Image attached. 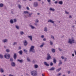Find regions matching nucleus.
I'll return each mask as SVG.
<instances>
[{
    "label": "nucleus",
    "mask_w": 76,
    "mask_h": 76,
    "mask_svg": "<svg viewBox=\"0 0 76 76\" xmlns=\"http://www.w3.org/2000/svg\"><path fill=\"white\" fill-rule=\"evenodd\" d=\"M31 75L33 76H37L38 75V72L36 71H33L31 72Z\"/></svg>",
    "instance_id": "f257e3e1"
},
{
    "label": "nucleus",
    "mask_w": 76,
    "mask_h": 76,
    "mask_svg": "<svg viewBox=\"0 0 76 76\" xmlns=\"http://www.w3.org/2000/svg\"><path fill=\"white\" fill-rule=\"evenodd\" d=\"M34 48H35L34 46H31L29 52L33 53H35V50L34 49Z\"/></svg>",
    "instance_id": "f03ea898"
},
{
    "label": "nucleus",
    "mask_w": 76,
    "mask_h": 76,
    "mask_svg": "<svg viewBox=\"0 0 76 76\" xmlns=\"http://www.w3.org/2000/svg\"><path fill=\"white\" fill-rule=\"evenodd\" d=\"M69 40L68 42L69 44H72L73 43H75V44L76 43V42H75V40L73 39H69Z\"/></svg>",
    "instance_id": "7ed1b4c3"
},
{
    "label": "nucleus",
    "mask_w": 76,
    "mask_h": 76,
    "mask_svg": "<svg viewBox=\"0 0 76 76\" xmlns=\"http://www.w3.org/2000/svg\"><path fill=\"white\" fill-rule=\"evenodd\" d=\"M4 57L6 59H9L10 58V55L9 53L4 55Z\"/></svg>",
    "instance_id": "20e7f679"
},
{
    "label": "nucleus",
    "mask_w": 76,
    "mask_h": 76,
    "mask_svg": "<svg viewBox=\"0 0 76 76\" xmlns=\"http://www.w3.org/2000/svg\"><path fill=\"white\" fill-rule=\"evenodd\" d=\"M48 22H50V23H53L54 24L53 25L54 26H57L56 24H54V21L51 19H50Z\"/></svg>",
    "instance_id": "39448f33"
},
{
    "label": "nucleus",
    "mask_w": 76,
    "mask_h": 76,
    "mask_svg": "<svg viewBox=\"0 0 76 76\" xmlns=\"http://www.w3.org/2000/svg\"><path fill=\"white\" fill-rule=\"evenodd\" d=\"M51 58V57L50 56V54L49 53H47V57L46 58V59L47 60H50V58Z\"/></svg>",
    "instance_id": "423d86ee"
},
{
    "label": "nucleus",
    "mask_w": 76,
    "mask_h": 76,
    "mask_svg": "<svg viewBox=\"0 0 76 76\" xmlns=\"http://www.w3.org/2000/svg\"><path fill=\"white\" fill-rule=\"evenodd\" d=\"M44 65H45V66H47V67H48V66H49V64L47 63V62H44Z\"/></svg>",
    "instance_id": "0eeeda50"
},
{
    "label": "nucleus",
    "mask_w": 76,
    "mask_h": 76,
    "mask_svg": "<svg viewBox=\"0 0 76 76\" xmlns=\"http://www.w3.org/2000/svg\"><path fill=\"white\" fill-rule=\"evenodd\" d=\"M11 65L12 67H15V63L14 62H12Z\"/></svg>",
    "instance_id": "6e6552de"
},
{
    "label": "nucleus",
    "mask_w": 76,
    "mask_h": 76,
    "mask_svg": "<svg viewBox=\"0 0 76 76\" xmlns=\"http://www.w3.org/2000/svg\"><path fill=\"white\" fill-rule=\"evenodd\" d=\"M28 43L27 41H26V40H25L24 42V46H26V45H28Z\"/></svg>",
    "instance_id": "1a4fd4ad"
},
{
    "label": "nucleus",
    "mask_w": 76,
    "mask_h": 76,
    "mask_svg": "<svg viewBox=\"0 0 76 76\" xmlns=\"http://www.w3.org/2000/svg\"><path fill=\"white\" fill-rule=\"evenodd\" d=\"M13 58L15 60L16 59V58H17V55L16 54V53H15L14 54Z\"/></svg>",
    "instance_id": "9d476101"
},
{
    "label": "nucleus",
    "mask_w": 76,
    "mask_h": 76,
    "mask_svg": "<svg viewBox=\"0 0 76 76\" xmlns=\"http://www.w3.org/2000/svg\"><path fill=\"white\" fill-rule=\"evenodd\" d=\"M4 72V69H3V68H0V72H1V73H3Z\"/></svg>",
    "instance_id": "9b49d317"
},
{
    "label": "nucleus",
    "mask_w": 76,
    "mask_h": 76,
    "mask_svg": "<svg viewBox=\"0 0 76 76\" xmlns=\"http://www.w3.org/2000/svg\"><path fill=\"white\" fill-rule=\"evenodd\" d=\"M34 7H37L38 6V3L37 2H34Z\"/></svg>",
    "instance_id": "f8f14e48"
},
{
    "label": "nucleus",
    "mask_w": 76,
    "mask_h": 76,
    "mask_svg": "<svg viewBox=\"0 0 76 76\" xmlns=\"http://www.w3.org/2000/svg\"><path fill=\"white\" fill-rule=\"evenodd\" d=\"M28 38L30 39L31 41H32V37L31 36H28Z\"/></svg>",
    "instance_id": "ddd939ff"
},
{
    "label": "nucleus",
    "mask_w": 76,
    "mask_h": 76,
    "mask_svg": "<svg viewBox=\"0 0 76 76\" xmlns=\"http://www.w3.org/2000/svg\"><path fill=\"white\" fill-rule=\"evenodd\" d=\"M18 61H19L20 62V63H23V60L21 59V60H20V59H18L17 60Z\"/></svg>",
    "instance_id": "4468645a"
},
{
    "label": "nucleus",
    "mask_w": 76,
    "mask_h": 76,
    "mask_svg": "<svg viewBox=\"0 0 76 76\" xmlns=\"http://www.w3.org/2000/svg\"><path fill=\"white\" fill-rule=\"evenodd\" d=\"M53 62L54 64H56V62H57V60L55 58H54L53 59Z\"/></svg>",
    "instance_id": "2eb2a0df"
},
{
    "label": "nucleus",
    "mask_w": 76,
    "mask_h": 76,
    "mask_svg": "<svg viewBox=\"0 0 76 76\" xmlns=\"http://www.w3.org/2000/svg\"><path fill=\"white\" fill-rule=\"evenodd\" d=\"M7 42V39H3L2 40V42H4V43H5V42Z\"/></svg>",
    "instance_id": "dca6fc26"
},
{
    "label": "nucleus",
    "mask_w": 76,
    "mask_h": 76,
    "mask_svg": "<svg viewBox=\"0 0 76 76\" xmlns=\"http://www.w3.org/2000/svg\"><path fill=\"white\" fill-rule=\"evenodd\" d=\"M49 70L51 71L54 70H55V68L54 67H52L51 68L49 69Z\"/></svg>",
    "instance_id": "f3484780"
},
{
    "label": "nucleus",
    "mask_w": 76,
    "mask_h": 76,
    "mask_svg": "<svg viewBox=\"0 0 76 76\" xmlns=\"http://www.w3.org/2000/svg\"><path fill=\"white\" fill-rule=\"evenodd\" d=\"M58 4H61V5H62L63 4V1H59L58 2Z\"/></svg>",
    "instance_id": "a211bd4d"
},
{
    "label": "nucleus",
    "mask_w": 76,
    "mask_h": 76,
    "mask_svg": "<svg viewBox=\"0 0 76 76\" xmlns=\"http://www.w3.org/2000/svg\"><path fill=\"white\" fill-rule=\"evenodd\" d=\"M29 26H30V27H31V29H35V27L33 26L32 25H29Z\"/></svg>",
    "instance_id": "6ab92c4d"
},
{
    "label": "nucleus",
    "mask_w": 76,
    "mask_h": 76,
    "mask_svg": "<svg viewBox=\"0 0 76 76\" xmlns=\"http://www.w3.org/2000/svg\"><path fill=\"white\" fill-rule=\"evenodd\" d=\"M38 67V65L37 64H35L34 65V68L35 69H37Z\"/></svg>",
    "instance_id": "aec40b11"
},
{
    "label": "nucleus",
    "mask_w": 76,
    "mask_h": 76,
    "mask_svg": "<svg viewBox=\"0 0 76 76\" xmlns=\"http://www.w3.org/2000/svg\"><path fill=\"white\" fill-rule=\"evenodd\" d=\"M51 11H52L53 12H54L55 10V9L54 8H50L49 9Z\"/></svg>",
    "instance_id": "412c9836"
},
{
    "label": "nucleus",
    "mask_w": 76,
    "mask_h": 76,
    "mask_svg": "<svg viewBox=\"0 0 76 76\" xmlns=\"http://www.w3.org/2000/svg\"><path fill=\"white\" fill-rule=\"evenodd\" d=\"M10 23H11L12 24H13V19H11L10 20Z\"/></svg>",
    "instance_id": "4be33fe9"
},
{
    "label": "nucleus",
    "mask_w": 76,
    "mask_h": 76,
    "mask_svg": "<svg viewBox=\"0 0 76 76\" xmlns=\"http://www.w3.org/2000/svg\"><path fill=\"white\" fill-rule=\"evenodd\" d=\"M61 68H59L58 69H57L56 70V72H59V71H60V70H61Z\"/></svg>",
    "instance_id": "5701e85b"
},
{
    "label": "nucleus",
    "mask_w": 76,
    "mask_h": 76,
    "mask_svg": "<svg viewBox=\"0 0 76 76\" xmlns=\"http://www.w3.org/2000/svg\"><path fill=\"white\" fill-rule=\"evenodd\" d=\"M18 53L20 54V55H22V53H23V52H22V50H20L19 51Z\"/></svg>",
    "instance_id": "b1692460"
},
{
    "label": "nucleus",
    "mask_w": 76,
    "mask_h": 76,
    "mask_svg": "<svg viewBox=\"0 0 76 76\" xmlns=\"http://www.w3.org/2000/svg\"><path fill=\"white\" fill-rule=\"evenodd\" d=\"M24 51L26 53V54H28V51H27L26 50L24 49Z\"/></svg>",
    "instance_id": "393cba45"
},
{
    "label": "nucleus",
    "mask_w": 76,
    "mask_h": 76,
    "mask_svg": "<svg viewBox=\"0 0 76 76\" xmlns=\"http://www.w3.org/2000/svg\"><path fill=\"white\" fill-rule=\"evenodd\" d=\"M4 6V4L2 3H1L0 4V7H3Z\"/></svg>",
    "instance_id": "a878e982"
},
{
    "label": "nucleus",
    "mask_w": 76,
    "mask_h": 76,
    "mask_svg": "<svg viewBox=\"0 0 76 76\" xmlns=\"http://www.w3.org/2000/svg\"><path fill=\"white\" fill-rule=\"evenodd\" d=\"M10 61H11V62H13V59L12 58H10Z\"/></svg>",
    "instance_id": "bb28decb"
},
{
    "label": "nucleus",
    "mask_w": 76,
    "mask_h": 76,
    "mask_svg": "<svg viewBox=\"0 0 76 76\" xmlns=\"http://www.w3.org/2000/svg\"><path fill=\"white\" fill-rule=\"evenodd\" d=\"M44 31L45 32H47V27L45 28Z\"/></svg>",
    "instance_id": "cd10ccee"
},
{
    "label": "nucleus",
    "mask_w": 76,
    "mask_h": 76,
    "mask_svg": "<svg viewBox=\"0 0 76 76\" xmlns=\"http://www.w3.org/2000/svg\"><path fill=\"white\" fill-rule=\"evenodd\" d=\"M33 15V13H29L28 17H31V15Z\"/></svg>",
    "instance_id": "c85d7f7f"
},
{
    "label": "nucleus",
    "mask_w": 76,
    "mask_h": 76,
    "mask_svg": "<svg viewBox=\"0 0 76 76\" xmlns=\"http://www.w3.org/2000/svg\"><path fill=\"white\" fill-rule=\"evenodd\" d=\"M0 58L2 59L3 58V56L1 54H0Z\"/></svg>",
    "instance_id": "c756f323"
},
{
    "label": "nucleus",
    "mask_w": 76,
    "mask_h": 76,
    "mask_svg": "<svg viewBox=\"0 0 76 76\" xmlns=\"http://www.w3.org/2000/svg\"><path fill=\"white\" fill-rule=\"evenodd\" d=\"M15 27L17 29H19V26H17V25L15 26Z\"/></svg>",
    "instance_id": "7c9ffc66"
},
{
    "label": "nucleus",
    "mask_w": 76,
    "mask_h": 76,
    "mask_svg": "<svg viewBox=\"0 0 76 76\" xmlns=\"http://www.w3.org/2000/svg\"><path fill=\"white\" fill-rule=\"evenodd\" d=\"M44 43H43L40 46V47H42L43 46H44Z\"/></svg>",
    "instance_id": "2f4dec72"
},
{
    "label": "nucleus",
    "mask_w": 76,
    "mask_h": 76,
    "mask_svg": "<svg viewBox=\"0 0 76 76\" xmlns=\"http://www.w3.org/2000/svg\"><path fill=\"white\" fill-rule=\"evenodd\" d=\"M52 51L53 53H55L56 52V50L54 49H53L52 50Z\"/></svg>",
    "instance_id": "473e14b6"
},
{
    "label": "nucleus",
    "mask_w": 76,
    "mask_h": 76,
    "mask_svg": "<svg viewBox=\"0 0 76 76\" xmlns=\"http://www.w3.org/2000/svg\"><path fill=\"white\" fill-rule=\"evenodd\" d=\"M24 13L25 14H28L29 13V12L28 11H24Z\"/></svg>",
    "instance_id": "72a5a7b5"
},
{
    "label": "nucleus",
    "mask_w": 76,
    "mask_h": 76,
    "mask_svg": "<svg viewBox=\"0 0 76 76\" xmlns=\"http://www.w3.org/2000/svg\"><path fill=\"white\" fill-rule=\"evenodd\" d=\"M20 35H23V34H24V33L23 31H21L20 32Z\"/></svg>",
    "instance_id": "f704fd0d"
},
{
    "label": "nucleus",
    "mask_w": 76,
    "mask_h": 76,
    "mask_svg": "<svg viewBox=\"0 0 76 76\" xmlns=\"http://www.w3.org/2000/svg\"><path fill=\"white\" fill-rule=\"evenodd\" d=\"M35 21V23H37V22H39L38 20V19H36Z\"/></svg>",
    "instance_id": "c9c22d12"
},
{
    "label": "nucleus",
    "mask_w": 76,
    "mask_h": 76,
    "mask_svg": "<svg viewBox=\"0 0 76 76\" xmlns=\"http://www.w3.org/2000/svg\"><path fill=\"white\" fill-rule=\"evenodd\" d=\"M62 62L61 61H60L59 63L58 64V66H60V64H62Z\"/></svg>",
    "instance_id": "e433bc0d"
},
{
    "label": "nucleus",
    "mask_w": 76,
    "mask_h": 76,
    "mask_svg": "<svg viewBox=\"0 0 76 76\" xmlns=\"http://www.w3.org/2000/svg\"><path fill=\"white\" fill-rule=\"evenodd\" d=\"M50 65L51 66H53V62H51L50 63Z\"/></svg>",
    "instance_id": "4c0bfd02"
},
{
    "label": "nucleus",
    "mask_w": 76,
    "mask_h": 76,
    "mask_svg": "<svg viewBox=\"0 0 76 76\" xmlns=\"http://www.w3.org/2000/svg\"><path fill=\"white\" fill-rule=\"evenodd\" d=\"M18 7L19 9H21V6H20V5L19 4L18 5Z\"/></svg>",
    "instance_id": "58836bf2"
},
{
    "label": "nucleus",
    "mask_w": 76,
    "mask_h": 76,
    "mask_svg": "<svg viewBox=\"0 0 76 76\" xmlns=\"http://www.w3.org/2000/svg\"><path fill=\"white\" fill-rule=\"evenodd\" d=\"M6 51L7 53H9V52H10V50H9V49H7Z\"/></svg>",
    "instance_id": "ea45409f"
},
{
    "label": "nucleus",
    "mask_w": 76,
    "mask_h": 76,
    "mask_svg": "<svg viewBox=\"0 0 76 76\" xmlns=\"http://www.w3.org/2000/svg\"><path fill=\"white\" fill-rule=\"evenodd\" d=\"M14 21L15 23H16L17 22V20L16 19H14Z\"/></svg>",
    "instance_id": "a19ab883"
},
{
    "label": "nucleus",
    "mask_w": 76,
    "mask_h": 76,
    "mask_svg": "<svg viewBox=\"0 0 76 76\" xmlns=\"http://www.w3.org/2000/svg\"><path fill=\"white\" fill-rule=\"evenodd\" d=\"M14 12V10H12V11H11V13H12V15H14V13L13 12Z\"/></svg>",
    "instance_id": "79ce46f5"
},
{
    "label": "nucleus",
    "mask_w": 76,
    "mask_h": 76,
    "mask_svg": "<svg viewBox=\"0 0 76 76\" xmlns=\"http://www.w3.org/2000/svg\"><path fill=\"white\" fill-rule=\"evenodd\" d=\"M27 60L28 61H31V60H30V59H29V58H27Z\"/></svg>",
    "instance_id": "37998d69"
},
{
    "label": "nucleus",
    "mask_w": 76,
    "mask_h": 76,
    "mask_svg": "<svg viewBox=\"0 0 76 76\" xmlns=\"http://www.w3.org/2000/svg\"><path fill=\"white\" fill-rule=\"evenodd\" d=\"M65 13H66V14L67 15H68L69 13V12H67V11H65Z\"/></svg>",
    "instance_id": "c03bdc74"
},
{
    "label": "nucleus",
    "mask_w": 76,
    "mask_h": 76,
    "mask_svg": "<svg viewBox=\"0 0 76 76\" xmlns=\"http://www.w3.org/2000/svg\"><path fill=\"white\" fill-rule=\"evenodd\" d=\"M50 43L51 45H52L53 44V42H51V41H50Z\"/></svg>",
    "instance_id": "a18cd8bd"
},
{
    "label": "nucleus",
    "mask_w": 76,
    "mask_h": 76,
    "mask_svg": "<svg viewBox=\"0 0 76 76\" xmlns=\"http://www.w3.org/2000/svg\"><path fill=\"white\" fill-rule=\"evenodd\" d=\"M60 75H61V73H59L57 75V76H60Z\"/></svg>",
    "instance_id": "49530a36"
},
{
    "label": "nucleus",
    "mask_w": 76,
    "mask_h": 76,
    "mask_svg": "<svg viewBox=\"0 0 76 76\" xmlns=\"http://www.w3.org/2000/svg\"><path fill=\"white\" fill-rule=\"evenodd\" d=\"M33 63L34 64L35 63V60H33Z\"/></svg>",
    "instance_id": "de8ad7c7"
},
{
    "label": "nucleus",
    "mask_w": 76,
    "mask_h": 76,
    "mask_svg": "<svg viewBox=\"0 0 76 76\" xmlns=\"http://www.w3.org/2000/svg\"><path fill=\"white\" fill-rule=\"evenodd\" d=\"M51 38L54 39V37L52 35H51Z\"/></svg>",
    "instance_id": "09e8293b"
},
{
    "label": "nucleus",
    "mask_w": 76,
    "mask_h": 76,
    "mask_svg": "<svg viewBox=\"0 0 76 76\" xmlns=\"http://www.w3.org/2000/svg\"><path fill=\"white\" fill-rule=\"evenodd\" d=\"M17 44V42H14L13 44V45H15V44Z\"/></svg>",
    "instance_id": "8fccbe9b"
},
{
    "label": "nucleus",
    "mask_w": 76,
    "mask_h": 76,
    "mask_svg": "<svg viewBox=\"0 0 76 76\" xmlns=\"http://www.w3.org/2000/svg\"><path fill=\"white\" fill-rule=\"evenodd\" d=\"M58 50L60 51H62V50L60 48H58Z\"/></svg>",
    "instance_id": "3c124183"
},
{
    "label": "nucleus",
    "mask_w": 76,
    "mask_h": 76,
    "mask_svg": "<svg viewBox=\"0 0 76 76\" xmlns=\"http://www.w3.org/2000/svg\"><path fill=\"white\" fill-rule=\"evenodd\" d=\"M61 58H62V59H64V58L63 56H61Z\"/></svg>",
    "instance_id": "603ef678"
},
{
    "label": "nucleus",
    "mask_w": 76,
    "mask_h": 76,
    "mask_svg": "<svg viewBox=\"0 0 76 76\" xmlns=\"http://www.w3.org/2000/svg\"><path fill=\"white\" fill-rule=\"evenodd\" d=\"M34 24L35 26H38V24H37V23H34Z\"/></svg>",
    "instance_id": "864d4df0"
},
{
    "label": "nucleus",
    "mask_w": 76,
    "mask_h": 76,
    "mask_svg": "<svg viewBox=\"0 0 76 76\" xmlns=\"http://www.w3.org/2000/svg\"><path fill=\"white\" fill-rule=\"evenodd\" d=\"M41 38H44V35H42L41 36Z\"/></svg>",
    "instance_id": "5fc2aeb1"
},
{
    "label": "nucleus",
    "mask_w": 76,
    "mask_h": 76,
    "mask_svg": "<svg viewBox=\"0 0 76 76\" xmlns=\"http://www.w3.org/2000/svg\"><path fill=\"white\" fill-rule=\"evenodd\" d=\"M26 9L27 10H29V8L28 7H26Z\"/></svg>",
    "instance_id": "6e6d98bb"
},
{
    "label": "nucleus",
    "mask_w": 76,
    "mask_h": 76,
    "mask_svg": "<svg viewBox=\"0 0 76 76\" xmlns=\"http://www.w3.org/2000/svg\"><path fill=\"white\" fill-rule=\"evenodd\" d=\"M47 1L48 3H50V2H51V0H47Z\"/></svg>",
    "instance_id": "4d7b16f0"
},
{
    "label": "nucleus",
    "mask_w": 76,
    "mask_h": 76,
    "mask_svg": "<svg viewBox=\"0 0 76 76\" xmlns=\"http://www.w3.org/2000/svg\"><path fill=\"white\" fill-rule=\"evenodd\" d=\"M58 3V2L56 1L54 2V3H55V4H57V3Z\"/></svg>",
    "instance_id": "13d9d810"
},
{
    "label": "nucleus",
    "mask_w": 76,
    "mask_h": 76,
    "mask_svg": "<svg viewBox=\"0 0 76 76\" xmlns=\"http://www.w3.org/2000/svg\"><path fill=\"white\" fill-rule=\"evenodd\" d=\"M69 18H72V16L71 15H70Z\"/></svg>",
    "instance_id": "bf43d9fd"
},
{
    "label": "nucleus",
    "mask_w": 76,
    "mask_h": 76,
    "mask_svg": "<svg viewBox=\"0 0 76 76\" xmlns=\"http://www.w3.org/2000/svg\"><path fill=\"white\" fill-rule=\"evenodd\" d=\"M72 57H74V56H75V54L74 53H72Z\"/></svg>",
    "instance_id": "052dcab7"
},
{
    "label": "nucleus",
    "mask_w": 76,
    "mask_h": 76,
    "mask_svg": "<svg viewBox=\"0 0 76 76\" xmlns=\"http://www.w3.org/2000/svg\"><path fill=\"white\" fill-rule=\"evenodd\" d=\"M22 48H21V47L20 46L19 47V49H20V50H21Z\"/></svg>",
    "instance_id": "680f3d73"
},
{
    "label": "nucleus",
    "mask_w": 76,
    "mask_h": 76,
    "mask_svg": "<svg viewBox=\"0 0 76 76\" xmlns=\"http://www.w3.org/2000/svg\"><path fill=\"white\" fill-rule=\"evenodd\" d=\"M43 41H46V39H45V38H44V39H43Z\"/></svg>",
    "instance_id": "e2e57ef3"
},
{
    "label": "nucleus",
    "mask_w": 76,
    "mask_h": 76,
    "mask_svg": "<svg viewBox=\"0 0 76 76\" xmlns=\"http://www.w3.org/2000/svg\"><path fill=\"white\" fill-rule=\"evenodd\" d=\"M67 59V58H65V59L64 60V61H66V60Z\"/></svg>",
    "instance_id": "0e129e2a"
},
{
    "label": "nucleus",
    "mask_w": 76,
    "mask_h": 76,
    "mask_svg": "<svg viewBox=\"0 0 76 76\" xmlns=\"http://www.w3.org/2000/svg\"><path fill=\"white\" fill-rule=\"evenodd\" d=\"M44 1H42V4H44Z\"/></svg>",
    "instance_id": "69168bd1"
},
{
    "label": "nucleus",
    "mask_w": 76,
    "mask_h": 76,
    "mask_svg": "<svg viewBox=\"0 0 76 76\" xmlns=\"http://www.w3.org/2000/svg\"><path fill=\"white\" fill-rule=\"evenodd\" d=\"M74 51H75V55H76V51L75 50Z\"/></svg>",
    "instance_id": "338daca9"
},
{
    "label": "nucleus",
    "mask_w": 76,
    "mask_h": 76,
    "mask_svg": "<svg viewBox=\"0 0 76 76\" xmlns=\"http://www.w3.org/2000/svg\"><path fill=\"white\" fill-rule=\"evenodd\" d=\"M70 73V71H69L68 72V74H69V73Z\"/></svg>",
    "instance_id": "774afa93"
}]
</instances>
